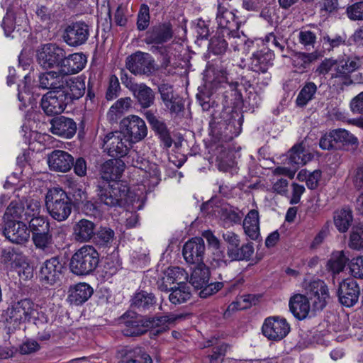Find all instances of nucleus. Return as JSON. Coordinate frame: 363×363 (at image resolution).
I'll list each match as a JSON object with an SVG mask.
<instances>
[{"label":"nucleus","instance_id":"f257e3e1","mask_svg":"<svg viewBox=\"0 0 363 363\" xmlns=\"http://www.w3.org/2000/svg\"><path fill=\"white\" fill-rule=\"evenodd\" d=\"M243 116L229 107L214 109L209 122V135L214 142H229L241 132Z\"/></svg>","mask_w":363,"mask_h":363},{"label":"nucleus","instance_id":"f03ea898","mask_svg":"<svg viewBox=\"0 0 363 363\" xmlns=\"http://www.w3.org/2000/svg\"><path fill=\"white\" fill-rule=\"evenodd\" d=\"M99 257V252L93 245H83L72 255L69 269L77 276L89 275L97 268Z\"/></svg>","mask_w":363,"mask_h":363},{"label":"nucleus","instance_id":"7ed1b4c3","mask_svg":"<svg viewBox=\"0 0 363 363\" xmlns=\"http://www.w3.org/2000/svg\"><path fill=\"white\" fill-rule=\"evenodd\" d=\"M35 313V304L29 298L13 303L2 315L8 333H13L21 324L30 321Z\"/></svg>","mask_w":363,"mask_h":363},{"label":"nucleus","instance_id":"20e7f679","mask_svg":"<svg viewBox=\"0 0 363 363\" xmlns=\"http://www.w3.org/2000/svg\"><path fill=\"white\" fill-rule=\"evenodd\" d=\"M45 201L49 215L57 221L67 220L72 213V200L62 188L50 189Z\"/></svg>","mask_w":363,"mask_h":363},{"label":"nucleus","instance_id":"39448f33","mask_svg":"<svg viewBox=\"0 0 363 363\" xmlns=\"http://www.w3.org/2000/svg\"><path fill=\"white\" fill-rule=\"evenodd\" d=\"M96 191L100 203L111 208L117 207L125 200L129 186L123 181H99Z\"/></svg>","mask_w":363,"mask_h":363},{"label":"nucleus","instance_id":"423d86ee","mask_svg":"<svg viewBox=\"0 0 363 363\" xmlns=\"http://www.w3.org/2000/svg\"><path fill=\"white\" fill-rule=\"evenodd\" d=\"M210 275V269L204 263L197 264L191 272L189 282L195 289H201V298H207L223 287V282L209 283Z\"/></svg>","mask_w":363,"mask_h":363},{"label":"nucleus","instance_id":"0eeeda50","mask_svg":"<svg viewBox=\"0 0 363 363\" xmlns=\"http://www.w3.org/2000/svg\"><path fill=\"white\" fill-rule=\"evenodd\" d=\"M65 50L56 43H49L41 45L36 51V60L41 67L50 69L60 67Z\"/></svg>","mask_w":363,"mask_h":363},{"label":"nucleus","instance_id":"6e6552de","mask_svg":"<svg viewBox=\"0 0 363 363\" xmlns=\"http://www.w3.org/2000/svg\"><path fill=\"white\" fill-rule=\"evenodd\" d=\"M155 61L152 57L145 52L138 51L125 59V68L134 75H150L154 70Z\"/></svg>","mask_w":363,"mask_h":363},{"label":"nucleus","instance_id":"1a4fd4ad","mask_svg":"<svg viewBox=\"0 0 363 363\" xmlns=\"http://www.w3.org/2000/svg\"><path fill=\"white\" fill-rule=\"evenodd\" d=\"M91 32V26L82 21L68 25L63 33V40L71 47L82 45L88 40Z\"/></svg>","mask_w":363,"mask_h":363},{"label":"nucleus","instance_id":"9d476101","mask_svg":"<svg viewBox=\"0 0 363 363\" xmlns=\"http://www.w3.org/2000/svg\"><path fill=\"white\" fill-rule=\"evenodd\" d=\"M130 141L122 132H111L105 135L103 148L112 157H122L128 153Z\"/></svg>","mask_w":363,"mask_h":363},{"label":"nucleus","instance_id":"9b49d317","mask_svg":"<svg viewBox=\"0 0 363 363\" xmlns=\"http://www.w3.org/2000/svg\"><path fill=\"white\" fill-rule=\"evenodd\" d=\"M120 126L123 134L134 143L142 140L147 134L145 121L135 115H130L122 119Z\"/></svg>","mask_w":363,"mask_h":363},{"label":"nucleus","instance_id":"f8f14e48","mask_svg":"<svg viewBox=\"0 0 363 363\" xmlns=\"http://www.w3.org/2000/svg\"><path fill=\"white\" fill-rule=\"evenodd\" d=\"M123 325L122 333L125 336H140L147 332L146 318L133 311H127L120 318Z\"/></svg>","mask_w":363,"mask_h":363},{"label":"nucleus","instance_id":"ddd939ff","mask_svg":"<svg viewBox=\"0 0 363 363\" xmlns=\"http://www.w3.org/2000/svg\"><path fill=\"white\" fill-rule=\"evenodd\" d=\"M85 77L77 76L69 77L62 81V86L57 90L67 104L82 98L86 91Z\"/></svg>","mask_w":363,"mask_h":363},{"label":"nucleus","instance_id":"4468645a","mask_svg":"<svg viewBox=\"0 0 363 363\" xmlns=\"http://www.w3.org/2000/svg\"><path fill=\"white\" fill-rule=\"evenodd\" d=\"M174 35L173 26L169 21L152 25L145 33L143 41L147 45H162L169 41Z\"/></svg>","mask_w":363,"mask_h":363},{"label":"nucleus","instance_id":"2eb2a0df","mask_svg":"<svg viewBox=\"0 0 363 363\" xmlns=\"http://www.w3.org/2000/svg\"><path fill=\"white\" fill-rule=\"evenodd\" d=\"M237 10L230 11L221 4H218L216 13L217 30L229 35L235 30H239L241 21L235 13Z\"/></svg>","mask_w":363,"mask_h":363},{"label":"nucleus","instance_id":"dca6fc26","mask_svg":"<svg viewBox=\"0 0 363 363\" xmlns=\"http://www.w3.org/2000/svg\"><path fill=\"white\" fill-rule=\"evenodd\" d=\"M263 335L271 340H281L290 331L289 324L284 318L273 316L264 320L262 327Z\"/></svg>","mask_w":363,"mask_h":363},{"label":"nucleus","instance_id":"f3484780","mask_svg":"<svg viewBox=\"0 0 363 363\" xmlns=\"http://www.w3.org/2000/svg\"><path fill=\"white\" fill-rule=\"evenodd\" d=\"M361 66V59L357 56H348L341 60H337L334 72L331 73V78L339 79L346 85L352 83L350 79V74Z\"/></svg>","mask_w":363,"mask_h":363},{"label":"nucleus","instance_id":"a211bd4d","mask_svg":"<svg viewBox=\"0 0 363 363\" xmlns=\"http://www.w3.org/2000/svg\"><path fill=\"white\" fill-rule=\"evenodd\" d=\"M206 247L202 238L195 237L188 240L183 246L182 254L185 261L191 264L203 262Z\"/></svg>","mask_w":363,"mask_h":363},{"label":"nucleus","instance_id":"6ab92c4d","mask_svg":"<svg viewBox=\"0 0 363 363\" xmlns=\"http://www.w3.org/2000/svg\"><path fill=\"white\" fill-rule=\"evenodd\" d=\"M3 234L12 243L22 245L28 241L30 231L23 220H7L5 223Z\"/></svg>","mask_w":363,"mask_h":363},{"label":"nucleus","instance_id":"aec40b11","mask_svg":"<svg viewBox=\"0 0 363 363\" xmlns=\"http://www.w3.org/2000/svg\"><path fill=\"white\" fill-rule=\"evenodd\" d=\"M337 294L343 306L352 307L358 301L360 288L354 279H346L340 283Z\"/></svg>","mask_w":363,"mask_h":363},{"label":"nucleus","instance_id":"412c9836","mask_svg":"<svg viewBox=\"0 0 363 363\" xmlns=\"http://www.w3.org/2000/svg\"><path fill=\"white\" fill-rule=\"evenodd\" d=\"M62 264L57 257L47 259L43 264L39 274L40 281L48 285L57 283L62 276Z\"/></svg>","mask_w":363,"mask_h":363},{"label":"nucleus","instance_id":"4be33fe9","mask_svg":"<svg viewBox=\"0 0 363 363\" xmlns=\"http://www.w3.org/2000/svg\"><path fill=\"white\" fill-rule=\"evenodd\" d=\"M68 104L57 90L50 91L45 94L40 103V106L48 116L60 114Z\"/></svg>","mask_w":363,"mask_h":363},{"label":"nucleus","instance_id":"5701e85b","mask_svg":"<svg viewBox=\"0 0 363 363\" xmlns=\"http://www.w3.org/2000/svg\"><path fill=\"white\" fill-rule=\"evenodd\" d=\"M274 54L269 48H264L252 53L250 69L257 73H266L273 65Z\"/></svg>","mask_w":363,"mask_h":363},{"label":"nucleus","instance_id":"b1692460","mask_svg":"<svg viewBox=\"0 0 363 363\" xmlns=\"http://www.w3.org/2000/svg\"><path fill=\"white\" fill-rule=\"evenodd\" d=\"M28 18L26 11L20 10L13 15L6 13L4 17L1 26L6 36H10L12 33L26 31L28 27Z\"/></svg>","mask_w":363,"mask_h":363},{"label":"nucleus","instance_id":"393cba45","mask_svg":"<svg viewBox=\"0 0 363 363\" xmlns=\"http://www.w3.org/2000/svg\"><path fill=\"white\" fill-rule=\"evenodd\" d=\"M185 317L186 315L184 314L174 313H168L162 316H145L147 331L152 329L154 330L153 334L157 335L167 331L169 329V324L182 320Z\"/></svg>","mask_w":363,"mask_h":363},{"label":"nucleus","instance_id":"a878e982","mask_svg":"<svg viewBox=\"0 0 363 363\" xmlns=\"http://www.w3.org/2000/svg\"><path fill=\"white\" fill-rule=\"evenodd\" d=\"M48 164L52 171L67 172L73 165V157L67 152L55 150L49 154Z\"/></svg>","mask_w":363,"mask_h":363},{"label":"nucleus","instance_id":"bb28decb","mask_svg":"<svg viewBox=\"0 0 363 363\" xmlns=\"http://www.w3.org/2000/svg\"><path fill=\"white\" fill-rule=\"evenodd\" d=\"M86 63V57L82 53H74L66 57L60 62V73L63 75L74 74L82 71Z\"/></svg>","mask_w":363,"mask_h":363},{"label":"nucleus","instance_id":"cd10ccee","mask_svg":"<svg viewBox=\"0 0 363 363\" xmlns=\"http://www.w3.org/2000/svg\"><path fill=\"white\" fill-rule=\"evenodd\" d=\"M51 132L65 138H72L77 131V124L73 119L65 116L53 118L51 121Z\"/></svg>","mask_w":363,"mask_h":363},{"label":"nucleus","instance_id":"c85d7f7f","mask_svg":"<svg viewBox=\"0 0 363 363\" xmlns=\"http://www.w3.org/2000/svg\"><path fill=\"white\" fill-rule=\"evenodd\" d=\"M156 303L155 294L143 290L135 292L130 299V306L143 313L153 310Z\"/></svg>","mask_w":363,"mask_h":363},{"label":"nucleus","instance_id":"c756f323","mask_svg":"<svg viewBox=\"0 0 363 363\" xmlns=\"http://www.w3.org/2000/svg\"><path fill=\"white\" fill-rule=\"evenodd\" d=\"M96 230L94 222L87 219H81L73 226L72 236L79 243L88 242L93 240Z\"/></svg>","mask_w":363,"mask_h":363},{"label":"nucleus","instance_id":"7c9ffc66","mask_svg":"<svg viewBox=\"0 0 363 363\" xmlns=\"http://www.w3.org/2000/svg\"><path fill=\"white\" fill-rule=\"evenodd\" d=\"M68 292V301L72 304L79 306L89 299L94 293V289L89 284L82 282L71 286Z\"/></svg>","mask_w":363,"mask_h":363},{"label":"nucleus","instance_id":"2f4dec72","mask_svg":"<svg viewBox=\"0 0 363 363\" xmlns=\"http://www.w3.org/2000/svg\"><path fill=\"white\" fill-rule=\"evenodd\" d=\"M124 171V163L121 160H108L101 168V180L107 182L118 181Z\"/></svg>","mask_w":363,"mask_h":363},{"label":"nucleus","instance_id":"473e14b6","mask_svg":"<svg viewBox=\"0 0 363 363\" xmlns=\"http://www.w3.org/2000/svg\"><path fill=\"white\" fill-rule=\"evenodd\" d=\"M310 291L313 295L314 309L323 310L330 298L327 285L321 280L313 281L310 284Z\"/></svg>","mask_w":363,"mask_h":363},{"label":"nucleus","instance_id":"72a5a7b5","mask_svg":"<svg viewBox=\"0 0 363 363\" xmlns=\"http://www.w3.org/2000/svg\"><path fill=\"white\" fill-rule=\"evenodd\" d=\"M289 306L291 313L298 320L306 318L310 311V303L308 298L299 294L290 298Z\"/></svg>","mask_w":363,"mask_h":363},{"label":"nucleus","instance_id":"f704fd0d","mask_svg":"<svg viewBox=\"0 0 363 363\" xmlns=\"http://www.w3.org/2000/svg\"><path fill=\"white\" fill-rule=\"evenodd\" d=\"M313 156L306 150L303 143L294 145L288 152L289 164L296 168L306 164Z\"/></svg>","mask_w":363,"mask_h":363},{"label":"nucleus","instance_id":"c9c22d12","mask_svg":"<svg viewBox=\"0 0 363 363\" xmlns=\"http://www.w3.org/2000/svg\"><path fill=\"white\" fill-rule=\"evenodd\" d=\"M32 241L36 249L45 253L54 252L53 238L50 228L32 234Z\"/></svg>","mask_w":363,"mask_h":363},{"label":"nucleus","instance_id":"e433bc0d","mask_svg":"<svg viewBox=\"0 0 363 363\" xmlns=\"http://www.w3.org/2000/svg\"><path fill=\"white\" fill-rule=\"evenodd\" d=\"M318 58L317 52H295L292 57V65L296 69V71L299 73L305 72L311 66V65L316 61Z\"/></svg>","mask_w":363,"mask_h":363},{"label":"nucleus","instance_id":"4c0bfd02","mask_svg":"<svg viewBox=\"0 0 363 363\" xmlns=\"http://www.w3.org/2000/svg\"><path fill=\"white\" fill-rule=\"evenodd\" d=\"M243 228L245 234L251 239L256 240L259 237V213L257 210H250L243 220Z\"/></svg>","mask_w":363,"mask_h":363},{"label":"nucleus","instance_id":"58836bf2","mask_svg":"<svg viewBox=\"0 0 363 363\" xmlns=\"http://www.w3.org/2000/svg\"><path fill=\"white\" fill-rule=\"evenodd\" d=\"M60 71H49L42 73L39 75V86L43 89H50V91L60 90L62 86V77Z\"/></svg>","mask_w":363,"mask_h":363},{"label":"nucleus","instance_id":"ea45409f","mask_svg":"<svg viewBox=\"0 0 363 363\" xmlns=\"http://www.w3.org/2000/svg\"><path fill=\"white\" fill-rule=\"evenodd\" d=\"M118 363H152V359L141 347L127 348Z\"/></svg>","mask_w":363,"mask_h":363},{"label":"nucleus","instance_id":"a19ab883","mask_svg":"<svg viewBox=\"0 0 363 363\" xmlns=\"http://www.w3.org/2000/svg\"><path fill=\"white\" fill-rule=\"evenodd\" d=\"M115 232L107 226H101L95 230L93 243L100 248H110L115 240Z\"/></svg>","mask_w":363,"mask_h":363},{"label":"nucleus","instance_id":"79ce46f5","mask_svg":"<svg viewBox=\"0 0 363 363\" xmlns=\"http://www.w3.org/2000/svg\"><path fill=\"white\" fill-rule=\"evenodd\" d=\"M208 49L215 55H224L230 50L226 33L216 30L215 35L210 40Z\"/></svg>","mask_w":363,"mask_h":363},{"label":"nucleus","instance_id":"37998d69","mask_svg":"<svg viewBox=\"0 0 363 363\" xmlns=\"http://www.w3.org/2000/svg\"><path fill=\"white\" fill-rule=\"evenodd\" d=\"M140 106L143 108H147L153 105L155 101V93L153 90L144 83H140L133 92Z\"/></svg>","mask_w":363,"mask_h":363},{"label":"nucleus","instance_id":"c03bdc74","mask_svg":"<svg viewBox=\"0 0 363 363\" xmlns=\"http://www.w3.org/2000/svg\"><path fill=\"white\" fill-rule=\"evenodd\" d=\"M177 284L178 286L171 288L169 296V301L174 305L185 303L191 296L190 288L186 284L181 281Z\"/></svg>","mask_w":363,"mask_h":363},{"label":"nucleus","instance_id":"a18cd8bd","mask_svg":"<svg viewBox=\"0 0 363 363\" xmlns=\"http://www.w3.org/2000/svg\"><path fill=\"white\" fill-rule=\"evenodd\" d=\"M352 220V212L350 208H343L335 212L334 224L340 233L347 232Z\"/></svg>","mask_w":363,"mask_h":363},{"label":"nucleus","instance_id":"49530a36","mask_svg":"<svg viewBox=\"0 0 363 363\" xmlns=\"http://www.w3.org/2000/svg\"><path fill=\"white\" fill-rule=\"evenodd\" d=\"M133 101L130 97H124L118 99L110 108L108 112V118L111 121H116L132 105Z\"/></svg>","mask_w":363,"mask_h":363},{"label":"nucleus","instance_id":"de8ad7c7","mask_svg":"<svg viewBox=\"0 0 363 363\" xmlns=\"http://www.w3.org/2000/svg\"><path fill=\"white\" fill-rule=\"evenodd\" d=\"M348 261L349 258L346 257L344 251H336L332 253L327 267L333 274H337L343 271Z\"/></svg>","mask_w":363,"mask_h":363},{"label":"nucleus","instance_id":"09e8293b","mask_svg":"<svg viewBox=\"0 0 363 363\" xmlns=\"http://www.w3.org/2000/svg\"><path fill=\"white\" fill-rule=\"evenodd\" d=\"M317 89L318 87L314 82H306L296 97V104L297 106L304 107L306 106L314 98Z\"/></svg>","mask_w":363,"mask_h":363},{"label":"nucleus","instance_id":"8fccbe9b","mask_svg":"<svg viewBox=\"0 0 363 363\" xmlns=\"http://www.w3.org/2000/svg\"><path fill=\"white\" fill-rule=\"evenodd\" d=\"M228 345L222 344L212 348L211 352H208L202 355L201 361L203 363H221L223 362L226 352Z\"/></svg>","mask_w":363,"mask_h":363},{"label":"nucleus","instance_id":"3c124183","mask_svg":"<svg viewBox=\"0 0 363 363\" xmlns=\"http://www.w3.org/2000/svg\"><path fill=\"white\" fill-rule=\"evenodd\" d=\"M253 252V245L251 242H248L240 247H237L235 250H230L228 257L233 261L250 260Z\"/></svg>","mask_w":363,"mask_h":363},{"label":"nucleus","instance_id":"603ef678","mask_svg":"<svg viewBox=\"0 0 363 363\" xmlns=\"http://www.w3.org/2000/svg\"><path fill=\"white\" fill-rule=\"evenodd\" d=\"M335 141L337 148H340L342 145L347 144H355L357 143V139L349 131L345 129H336L331 131Z\"/></svg>","mask_w":363,"mask_h":363},{"label":"nucleus","instance_id":"864d4df0","mask_svg":"<svg viewBox=\"0 0 363 363\" xmlns=\"http://www.w3.org/2000/svg\"><path fill=\"white\" fill-rule=\"evenodd\" d=\"M24 207L16 201H11L7 207L4 217L7 220H23L24 218Z\"/></svg>","mask_w":363,"mask_h":363},{"label":"nucleus","instance_id":"5fc2aeb1","mask_svg":"<svg viewBox=\"0 0 363 363\" xmlns=\"http://www.w3.org/2000/svg\"><path fill=\"white\" fill-rule=\"evenodd\" d=\"M316 39V34L310 30H301L298 35V43L307 50H311L315 48Z\"/></svg>","mask_w":363,"mask_h":363},{"label":"nucleus","instance_id":"6e6d98bb","mask_svg":"<svg viewBox=\"0 0 363 363\" xmlns=\"http://www.w3.org/2000/svg\"><path fill=\"white\" fill-rule=\"evenodd\" d=\"M349 247L357 250L363 249V225L359 224L353 227Z\"/></svg>","mask_w":363,"mask_h":363},{"label":"nucleus","instance_id":"4d7b16f0","mask_svg":"<svg viewBox=\"0 0 363 363\" xmlns=\"http://www.w3.org/2000/svg\"><path fill=\"white\" fill-rule=\"evenodd\" d=\"M150 9L147 4H142L137 18V28L140 31L145 30L150 25Z\"/></svg>","mask_w":363,"mask_h":363},{"label":"nucleus","instance_id":"13d9d810","mask_svg":"<svg viewBox=\"0 0 363 363\" xmlns=\"http://www.w3.org/2000/svg\"><path fill=\"white\" fill-rule=\"evenodd\" d=\"M229 45L234 51H240L242 50L243 44L246 42V35L242 32L240 33L239 30H235L227 35Z\"/></svg>","mask_w":363,"mask_h":363},{"label":"nucleus","instance_id":"bf43d9fd","mask_svg":"<svg viewBox=\"0 0 363 363\" xmlns=\"http://www.w3.org/2000/svg\"><path fill=\"white\" fill-rule=\"evenodd\" d=\"M144 177L147 180L149 186H156L161 181L160 170L158 165L156 164H150L148 169L145 171Z\"/></svg>","mask_w":363,"mask_h":363},{"label":"nucleus","instance_id":"052dcab7","mask_svg":"<svg viewBox=\"0 0 363 363\" xmlns=\"http://www.w3.org/2000/svg\"><path fill=\"white\" fill-rule=\"evenodd\" d=\"M184 271L178 267H169L164 272L163 277L164 281L169 283V284H174L178 281L182 280L183 278L186 279Z\"/></svg>","mask_w":363,"mask_h":363},{"label":"nucleus","instance_id":"680f3d73","mask_svg":"<svg viewBox=\"0 0 363 363\" xmlns=\"http://www.w3.org/2000/svg\"><path fill=\"white\" fill-rule=\"evenodd\" d=\"M28 223V230L32 234L50 228L49 221L43 216L32 218Z\"/></svg>","mask_w":363,"mask_h":363},{"label":"nucleus","instance_id":"e2e57ef3","mask_svg":"<svg viewBox=\"0 0 363 363\" xmlns=\"http://www.w3.org/2000/svg\"><path fill=\"white\" fill-rule=\"evenodd\" d=\"M263 41L268 45L274 47L280 52L283 53L285 50L286 41L281 37L275 35L274 33H269L264 38Z\"/></svg>","mask_w":363,"mask_h":363},{"label":"nucleus","instance_id":"0e129e2a","mask_svg":"<svg viewBox=\"0 0 363 363\" xmlns=\"http://www.w3.org/2000/svg\"><path fill=\"white\" fill-rule=\"evenodd\" d=\"M121 268V263L117 257H106L104 265V273L105 276L110 277L116 274Z\"/></svg>","mask_w":363,"mask_h":363},{"label":"nucleus","instance_id":"69168bd1","mask_svg":"<svg viewBox=\"0 0 363 363\" xmlns=\"http://www.w3.org/2000/svg\"><path fill=\"white\" fill-rule=\"evenodd\" d=\"M346 13L352 21H363V1L347 6Z\"/></svg>","mask_w":363,"mask_h":363},{"label":"nucleus","instance_id":"338daca9","mask_svg":"<svg viewBox=\"0 0 363 363\" xmlns=\"http://www.w3.org/2000/svg\"><path fill=\"white\" fill-rule=\"evenodd\" d=\"M40 205L37 201L31 200L28 202L26 208H24V222L29 220L34 217H40Z\"/></svg>","mask_w":363,"mask_h":363},{"label":"nucleus","instance_id":"774afa93","mask_svg":"<svg viewBox=\"0 0 363 363\" xmlns=\"http://www.w3.org/2000/svg\"><path fill=\"white\" fill-rule=\"evenodd\" d=\"M121 90L119 80L116 75H111L109 79L108 86L106 93V99L107 100H113L116 99Z\"/></svg>","mask_w":363,"mask_h":363}]
</instances>
